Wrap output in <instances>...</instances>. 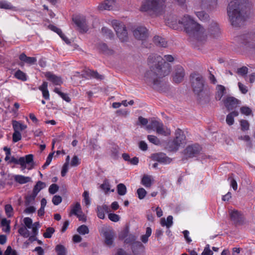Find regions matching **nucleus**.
I'll use <instances>...</instances> for the list:
<instances>
[{"label": "nucleus", "mask_w": 255, "mask_h": 255, "mask_svg": "<svg viewBox=\"0 0 255 255\" xmlns=\"http://www.w3.org/2000/svg\"><path fill=\"white\" fill-rule=\"evenodd\" d=\"M174 59L171 55H165L164 58L157 55L150 56L148 62L152 68L145 74V80L154 85H157L160 79L168 75L170 73L171 66L166 61L171 62Z\"/></svg>", "instance_id": "nucleus-1"}, {"label": "nucleus", "mask_w": 255, "mask_h": 255, "mask_svg": "<svg viewBox=\"0 0 255 255\" xmlns=\"http://www.w3.org/2000/svg\"><path fill=\"white\" fill-rule=\"evenodd\" d=\"M246 4L245 0H233L229 3L228 14L233 26L238 27L243 24L245 18L243 14Z\"/></svg>", "instance_id": "nucleus-2"}, {"label": "nucleus", "mask_w": 255, "mask_h": 255, "mask_svg": "<svg viewBox=\"0 0 255 255\" xmlns=\"http://www.w3.org/2000/svg\"><path fill=\"white\" fill-rule=\"evenodd\" d=\"M187 33L193 35L197 40L204 41L207 39L208 34L204 28L195 21L190 16L184 15L179 21Z\"/></svg>", "instance_id": "nucleus-3"}, {"label": "nucleus", "mask_w": 255, "mask_h": 255, "mask_svg": "<svg viewBox=\"0 0 255 255\" xmlns=\"http://www.w3.org/2000/svg\"><path fill=\"white\" fill-rule=\"evenodd\" d=\"M23 222L24 226L18 229L19 234L24 238H29L31 241L35 240V237L38 234V230L40 227L38 222L32 223V220L29 217L23 219Z\"/></svg>", "instance_id": "nucleus-4"}, {"label": "nucleus", "mask_w": 255, "mask_h": 255, "mask_svg": "<svg viewBox=\"0 0 255 255\" xmlns=\"http://www.w3.org/2000/svg\"><path fill=\"white\" fill-rule=\"evenodd\" d=\"M165 7V0H145L140 7L142 11H153L158 13Z\"/></svg>", "instance_id": "nucleus-5"}, {"label": "nucleus", "mask_w": 255, "mask_h": 255, "mask_svg": "<svg viewBox=\"0 0 255 255\" xmlns=\"http://www.w3.org/2000/svg\"><path fill=\"white\" fill-rule=\"evenodd\" d=\"M9 162L20 164L22 170L25 169L31 170L34 166L33 155L31 154H28L25 157H21L18 159L13 157L9 160Z\"/></svg>", "instance_id": "nucleus-6"}, {"label": "nucleus", "mask_w": 255, "mask_h": 255, "mask_svg": "<svg viewBox=\"0 0 255 255\" xmlns=\"http://www.w3.org/2000/svg\"><path fill=\"white\" fill-rule=\"evenodd\" d=\"M191 86L194 92L199 95L203 91L205 80L203 76L198 73H193L191 75Z\"/></svg>", "instance_id": "nucleus-7"}, {"label": "nucleus", "mask_w": 255, "mask_h": 255, "mask_svg": "<svg viewBox=\"0 0 255 255\" xmlns=\"http://www.w3.org/2000/svg\"><path fill=\"white\" fill-rule=\"evenodd\" d=\"M110 22L120 40L122 42L126 41L128 39V33L125 25L115 19L110 21Z\"/></svg>", "instance_id": "nucleus-8"}, {"label": "nucleus", "mask_w": 255, "mask_h": 255, "mask_svg": "<svg viewBox=\"0 0 255 255\" xmlns=\"http://www.w3.org/2000/svg\"><path fill=\"white\" fill-rule=\"evenodd\" d=\"M120 238L125 239V243L131 245V248L133 253L135 252V247H143V245L140 242L136 241V237L133 235L128 234L127 231H124L123 234L121 235Z\"/></svg>", "instance_id": "nucleus-9"}, {"label": "nucleus", "mask_w": 255, "mask_h": 255, "mask_svg": "<svg viewBox=\"0 0 255 255\" xmlns=\"http://www.w3.org/2000/svg\"><path fill=\"white\" fill-rule=\"evenodd\" d=\"M152 126L158 134L168 136L171 134L170 129L164 126L162 123L158 121H153Z\"/></svg>", "instance_id": "nucleus-10"}, {"label": "nucleus", "mask_w": 255, "mask_h": 255, "mask_svg": "<svg viewBox=\"0 0 255 255\" xmlns=\"http://www.w3.org/2000/svg\"><path fill=\"white\" fill-rule=\"evenodd\" d=\"M230 219L236 225H241L245 223L243 215L236 210H230L229 211Z\"/></svg>", "instance_id": "nucleus-11"}, {"label": "nucleus", "mask_w": 255, "mask_h": 255, "mask_svg": "<svg viewBox=\"0 0 255 255\" xmlns=\"http://www.w3.org/2000/svg\"><path fill=\"white\" fill-rule=\"evenodd\" d=\"M176 138L173 142V148L177 150L179 147L182 146L186 143L185 136L180 129H177L175 132Z\"/></svg>", "instance_id": "nucleus-12"}, {"label": "nucleus", "mask_w": 255, "mask_h": 255, "mask_svg": "<svg viewBox=\"0 0 255 255\" xmlns=\"http://www.w3.org/2000/svg\"><path fill=\"white\" fill-rule=\"evenodd\" d=\"M133 33L136 39L141 41L146 40L148 36L147 30L144 27L137 28L133 30Z\"/></svg>", "instance_id": "nucleus-13"}, {"label": "nucleus", "mask_w": 255, "mask_h": 255, "mask_svg": "<svg viewBox=\"0 0 255 255\" xmlns=\"http://www.w3.org/2000/svg\"><path fill=\"white\" fill-rule=\"evenodd\" d=\"M73 21L81 31L87 30V21L85 17L83 16H77L73 18Z\"/></svg>", "instance_id": "nucleus-14"}, {"label": "nucleus", "mask_w": 255, "mask_h": 255, "mask_svg": "<svg viewBox=\"0 0 255 255\" xmlns=\"http://www.w3.org/2000/svg\"><path fill=\"white\" fill-rule=\"evenodd\" d=\"M185 73L183 68L181 67H177L175 70L173 75V80L176 83L181 82L185 76Z\"/></svg>", "instance_id": "nucleus-15"}, {"label": "nucleus", "mask_w": 255, "mask_h": 255, "mask_svg": "<svg viewBox=\"0 0 255 255\" xmlns=\"http://www.w3.org/2000/svg\"><path fill=\"white\" fill-rule=\"evenodd\" d=\"M223 102L225 107L229 111L236 108L240 103L239 100L232 97L226 98Z\"/></svg>", "instance_id": "nucleus-16"}, {"label": "nucleus", "mask_w": 255, "mask_h": 255, "mask_svg": "<svg viewBox=\"0 0 255 255\" xmlns=\"http://www.w3.org/2000/svg\"><path fill=\"white\" fill-rule=\"evenodd\" d=\"M44 76L48 80L51 82L55 85H60L63 83L61 77L58 76L50 72H45Z\"/></svg>", "instance_id": "nucleus-17"}, {"label": "nucleus", "mask_w": 255, "mask_h": 255, "mask_svg": "<svg viewBox=\"0 0 255 255\" xmlns=\"http://www.w3.org/2000/svg\"><path fill=\"white\" fill-rule=\"evenodd\" d=\"M201 150V147L198 145H192L188 146L185 150V153L189 157L196 156Z\"/></svg>", "instance_id": "nucleus-18"}, {"label": "nucleus", "mask_w": 255, "mask_h": 255, "mask_svg": "<svg viewBox=\"0 0 255 255\" xmlns=\"http://www.w3.org/2000/svg\"><path fill=\"white\" fill-rule=\"evenodd\" d=\"M199 5H197L194 7V12L198 18L202 21H207L209 19V15L204 11L199 10Z\"/></svg>", "instance_id": "nucleus-19"}, {"label": "nucleus", "mask_w": 255, "mask_h": 255, "mask_svg": "<svg viewBox=\"0 0 255 255\" xmlns=\"http://www.w3.org/2000/svg\"><path fill=\"white\" fill-rule=\"evenodd\" d=\"M154 182L153 178L150 175H144L141 179V183L145 187L150 188Z\"/></svg>", "instance_id": "nucleus-20"}, {"label": "nucleus", "mask_w": 255, "mask_h": 255, "mask_svg": "<svg viewBox=\"0 0 255 255\" xmlns=\"http://www.w3.org/2000/svg\"><path fill=\"white\" fill-rule=\"evenodd\" d=\"M201 4L207 8L213 10L217 7V0H201Z\"/></svg>", "instance_id": "nucleus-21"}, {"label": "nucleus", "mask_w": 255, "mask_h": 255, "mask_svg": "<svg viewBox=\"0 0 255 255\" xmlns=\"http://www.w3.org/2000/svg\"><path fill=\"white\" fill-rule=\"evenodd\" d=\"M39 90L41 91L43 97L45 100H49L50 94L48 90V83L44 81L42 83V85L38 88Z\"/></svg>", "instance_id": "nucleus-22"}, {"label": "nucleus", "mask_w": 255, "mask_h": 255, "mask_svg": "<svg viewBox=\"0 0 255 255\" xmlns=\"http://www.w3.org/2000/svg\"><path fill=\"white\" fill-rule=\"evenodd\" d=\"M209 31L211 35L214 38L219 36L220 33L219 27L218 24L215 22H212L210 27L209 28Z\"/></svg>", "instance_id": "nucleus-23"}, {"label": "nucleus", "mask_w": 255, "mask_h": 255, "mask_svg": "<svg viewBox=\"0 0 255 255\" xmlns=\"http://www.w3.org/2000/svg\"><path fill=\"white\" fill-rule=\"evenodd\" d=\"M46 187V184L44 182L39 181H38L36 185L34 186L33 189V195L32 200H34V199L38 193L42 189Z\"/></svg>", "instance_id": "nucleus-24"}, {"label": "nucleus", "mask_w": 255, "mask_h": 255, "mask_svg": "<svg viewBox=\"0 0 255 255\" xmlns=\"http://www.w3.org/2000/svg\"><path fill=\"white\" fill-rule=\"evenodd\" d=\"M19 58L21 61L29 64H34L37 61V59L35 57H27L24 53L19 55Z\"/></svg>", "instance_id": "nucleus-25"}, {"label": "nucleus", "mask_w": 255, "mask_h": 255, "mask_svg": "<svg viewBox=\"0 0 255 255\" xmlns=\"http://www.w3.org/2000/svg\"><path fill=\"white\" fill-rule=\"evenodd\" d=\"M12 125L14 131L19 132L25 129L27 127L26 125L15 120L12 121Z\"/></svg>", "instance_id": "nucleus-26"}, {"label": "nucleus", "mask_w": 255, "mask_h": 255, "mask_svg": "<svg viewBox=\"0 0 255 255\" xmlns=\"http://www.w3.org/2000/svg\"><path fill=\"white\" fill-rule=\"evenodd\" d=\"M113 1L109 0H106L104 2L100 4L98 8L100 10H110L113 9Z\"/></svg>", "instance_id": "nucleus-27"}, {"label": "nucleus", "mask_w": 255, "mask_h": 255, "mask_svg": "<svg viewBox=\"0 0 255 255\" xmlns=\"http://www.w3.org/2000/svg\"><path fill=\"white\" fill-rule=\"evenodd\" d=\"M14 179L15 181L20 184H25L31 181V178L30 177L24 176L21 175H14Z\"/></svg>", "instance_id": "nucleus-28"}, {"label": "nucleus", "mask_w": 255, "mask_h": 255, "mask_svg": "<svg viewBox=\"0 0 255 255\" xmlns=\"http://www.w3.org/2000/svg\"><path fill=\"white\" fill-rule=\"evenodd\" d=\"M106 244L111 247L114 242V234L113 232H106L104 233Z\"/></svg>", "instance_id": "nucleus-29"}, {"label": "nucleus", "mask_w": 255, "mask_h": 255, "mask_svg": "<svg viewBox=\"0 0 255 255\" xmlns=\"http://www.w3.org/2000/svg\"><path fill=\"white\" fill-rule=\"evenodd\" d=\"M108 211V207L106 205L97 207V216L100 219H104L105 218V212Z\"/></svg>", "instance_id": "nucleus-30"}, {"label": "nucleus", "mask_w": 255, "mask_h": 255, "mask_svg": "<svg viewBox=\"0 0 255 255\" xmlns=\"http://www.w3.org/2000/svg\"><path fill=\"white\" fill-rule=\"evenodd\" d=\"M217 92L216 94V99L218 100H221L224 95L225 87L224 86L218 85L216 87Z\"/></svg>", "instance_id": "nucleus-31"}, {"label": "nucleus", "mask_w": 255, "mask_h": 255, "mask_svg": "<svg viewBox=\"0 0 255 255\" xmlns=\"http://www.w3.org/2000/svg\"><path fill=\"white\" fill-rule=\"evenodd\" d=\"M243 39L245 44L249 43L255 45V34L245 35L243 36Z\"/></svg>", "instance_id": "nucleus-32"}, {"label": "nucleus", "mask_w": 255, "mask_h": 255, "mask_svg": "<svg viewBox=\"0 0 255 255\" xmlns=\"http://www.w3.org/2000/svg\"><path fill=\"white\" fill-rule=\"evenodd\" d=\"M160 224L162 226H166L167 228L170 227L173 224V217L168 216L166 220L163 218L161 219Z\"/></svg>", "instance_id": "nucleus-33"}, {"label": "nucleus", "mask_w": 255, "mask_h": 255, "mask_svg": "<svg viewBox=\"0 0 255 255\" xmlns=\"http://www.w3.org/2000/svg\"><path fill=\"white\" fill-rule=\"evenodd\" d=\"M153 41L158 46L162 47H165L167 46V42L164 39L158 36H156L154 37Z\"/></svg>", "instance_id": "nucleus-34"}, {"label": "nucleus", "mask_w": 255, "mask_h": 255, "mask_svg": "<svg viewBox=\"0 0 255 255\" xmlns=\"http://www.w3.org/2000/svg\"><path fill=\"white\" fill-rule=\"evenodd\" d=\"M82 209L80 204L79 203H76L72 207L69 215L71 216L72 215H75L77 216L79 213H81Z\"/></svg>", "instance_id": "nucleus-35"}, {"label": "nucleus", "mask_w": 255, "mask_h": 255, "mask_svg": "<svg viewBox=\"0 0 255 255\" xmlns=\"http://www.w3.org/2000/svg\"><path fill=\"white\" fill-rule=\"evenodd\" d=\"M152 230L150 227H147L146 229V233L145 235H142L140 240L142 243L146 244L148 241V238L151 236Z\"/></svg>", "instance_id": "nucleus-36"}, {"label": "nucleus", "mask_w": 255, "mask_h": 255, "mask_svg": "<svg viewBox=\"0 0 255 255\" xmlns=\"http://www.w3.org/2000/svg\"><path fill=\"white\" fill-rule=\"evenodd\" d=\"M1 225L2 227V230L4 232L9 233L10 231V221L5 218L2 219L1 221Z\"/></svg>", "instance_id": "nucleus-37"}, {"label": "nucleus", "mask_w": 255, "mask_h": 255, "mask_svg": "<svg viewBox=\"0 0 255 255\" xmlns=\"http://www.w3.org/2000/svg\"><path fill=\"white\" fill-rule=\"evenodd\" d=\"M70 159V156L69 155L67 156L66 159V162L63 166V167H62V169L61 170V175L63 177L65 176L66 174V173L68 172Z\"/></svg>", "instance_id": "nucleus-38"}, {"label": "nucleus", "mask_w": 255, "mask_h": 255, "mask_svg": "<svg viewBox=\"0 0 255 255\" xmlns=\"http://www.w3.org/2000/svg\"><path fill=\"white\" fill-rule=\"evenodd\" d=\"M0 8L14 9V7L9 2L5 0H1L0 1Z\"/></svg>", "instance_id": "nucleus-39"}, {"label": "nucleus", "mask_w": 255, "mask_h": 255, "mask_svg": "<svg viewBox=\"0 0 255 255\" xmlns=\"http://www.w3.org/2000/svg\"><path fill=\"white\" fill-rule=\"evenodd\" d=\"M127 187L123 183H120L117 186L118 193L120 195H125L127 193Z\"/></svg>", "instance_id": "nucleus-40"}, {"label": "nucleus", "mask_w": 255, "mask_h": 255, "mask_svg": "<svg viewBox=\"0 0 255 255\" xmlns=\"http://www.w3.org/2000/svg\"><path fill=\"white\" fill-rule=\"evenodd\" d=\"M54 92L58 94L64 100L66 101V102H69L70 101V98L66 94L61 92L59 88H55L54 89Z\"/></svg>", "instance_id": "nucleus-41"}, {"label": "nucleus", "mask_w": 255, "mask_h": 255, "mask_svg": "<svg viewBox=\"0 0 255 255\" xmlns=\"http://www.w3.org/2000/svg\"><path fill=\"white\" fill-rule=\"evenodd\" d=\"M77 232L82 235L88 234L89 233L88 227L84 225H81L77 229Z\"/></svg>", "instance_id": "nucleus-42"}, {"label": "nucleus", "mask_w": 255, "mask_h": 255, "mask_svg": "<svg viewBox=\"0 0 255 255\" xmlns=\"http://www.w3.org/2000/svg\"><path fill=\"white\" fill-rule=\"evenodd\" d=\"M14 76L17 79L25 81L26 80V76L24 73L20 70H17L14 74Z\"/></svg>", "instance_id": "nucleus-43"}, {"label": "nucleus", "mask_w": 255, "mask_h": 255, "mask_svg": "<svg viewBox=\"0 0 255 255\" xmlns=\"http://www.w3.org/2000/svg\"><path fill=\"white\" fill-rule=\"evenodd\" d=\"M57 255H66V251L65 247L61 245H58L55 248Z\"/></svg>", "instance_id": "nucleus-44"}, {"label": "nucleus", "mask_w": 255, "mask_h": 255, "mask_svg": "<svg viewBox=\"0 0 255 255\" xmlns=\"http://www.w3.org/2000/svg\"><path fill=\"white\" fill-rule=\"evenodd\" d=\"M4 210L6 216L10 218L13 216V209L12 207L10 204H7L4 207Z\"/></svg>", "instance_id": "nucleus-45"}, {"label": "nucleus", "mask_w": 255, "mask_h": 255, "mask_svg": "<svg viewBox=\"0 0 255 255\" xmlns=\"http://www.w3.org/2000/svg\"><path fill=\"white\" fill-rule=\"evenodd\" d=\"M147 139L150 142L155 145H159L160 144V141L159 139L155 135H148L147 136Z\"/></svg>", "instance_id": "nucleus-46"}, {"label": "nucleus", "mask_w": 255, "mask_h": 255, "mask_svg": "<svg viewBox=\"0 0 255 255\" xmlns=\"http://www.w3.org/2000/svg\"><path fill=\"white\" fill-rule=\"evenodd\" d=\"M240 111L242 114L247 116L252 114V111L251 109L247 106L242 107L240 109Z\"/></svg>", "instance_id": "nucleus-47"}, {"label": "nucleus", "mask_w": 255, "mask_h": 255, "mask_svg": "<svg viewBox=\"0 0 255 255\" xmlns=\"http://www.w3.org/2000/svg\"><path fill=\"white\" fill-rule=\"evenodd\" d=\"M137 194L139 199H143L147 194L146 191L143 188H139L137 190Z\"/></svg>", "instance_id": "nucleus-48"}, {"label": "nucleus", "mask_w": 255, "mask_h": 255, "mask_svg": "<svg viewBox=\"0 0 255 255\" xmlns=\"http://www.w3.org/2000/svg\"><path fill=\"white\" fill-rule=\"evenodd\" d=\"M83 196L84 197V202L85 205L87 207H89L91 204L89 192L87 191H85L83 194Z\"/></svg>", "instance_id": "nucleus-49"}, {"label": "nucleus", "mask_w": 255, "mask_h": 255, "mask_svg": "<svg viewBox=\"0 0 255 255\" xmlns=\"http://www.w3.org/2000/svg\"><path fill=\"white\" fill-rule=\"evenodd\" d=\"M54 232L55 230L54 228L49 227L46 229V232L43 234V237L45 238H50Z\"/></svg>", "instance_id": "nucleus-50"}, {"label": "nucleus", "mask_w": 255, "mask_h": 255, "mask_svg": "<svg viewBox=\"0 0 255 255\" xmlns=\"http://www.w3.org/2000/svg\"><path fill=\"white\" fill-rule=\"evenodd\" d=\"M21 134L19 131H14L12 134V141L16 142L21 139Z\"/></svg>", "instance_id": "nucleus-51"}, {"label": "nucleus", "mask_w": 255, "mask_h": 255, "mask_svg": "<svg viewBox=\"0 0 255 255\" xmlns=\"http://www.w3.org/2000/svg\"><path fill=\"white\" fill-rule=\"evenodd\" d=\"M80 162L78 157L76 155H74L72 158L71 162H69V164L71 166L75 167L79 165Z\"/></svg>", "instance_id": "nucleus-52"}, {"label": "nucleus", "mask_w": 255, "mask_h": 255, "mask_svg": "<svg viewBox=\"0 0 255 255\" xmlns=\"http://www.w3.org/2000/svg\"><path fill=\"white\" fill-rule=\"evenodd\" d=\"M241 128L243 130H247L249 129L250 125L248 122L245 120L240 121Z\"/></svg>", "instance_id": "nucleus-53"}, {"label": "nucleus", "mask_w": 255, "mask_h": 255, "mask_svg": "<svg viewBox=\"0 0 255 255\" xmlns=\"http://www.w3.org/2000/svg\"><path fill=\"white\" fill-rule=\"evenodd\" d=\"M213 253L210 249L209 245H207L204 249L201 255H213Z\"/></svg>", "instance_id": "nucleus-54"}, {"label": "nucleus", "mask_w": 255, "mask_h": 255, "mask_svg": "<svg viewBox=\"0 0 255 255\" xmlns=\"http://www.w3.org/2000/svg\"><path fill=\"white\" fill-rule=\"evenodd\" d=\"M59 189V186L56 184H51L49 188V192L51 194H54Z\"/></svg>", "instance_id": "nucleus-55"}, {"label": "nucleus", "mask_w": 255, "mask_h": 255, "mask_svg": "<svg viewBox=\"0 0 255 255\" xmlns=\"http://www.w3.org/2000/svg\"><path fill=\"white\" fill-rule=\"evenodd\" d=\"M237 73L241 76H245L248 72V69L247 67H243L237 70Z\"/></svg>", "instance_id": "nucleus-56"}, {"label": "nucleus", "mask_w": 255, "mask_h": 255, "mask_svg": "<svg viewBox=\"0 0 255 255\" xmlns=\"http://www.w3.org/2000/svg\"><path fill=\"white\" fill-rule=\"evenodd\" d=\"M108 218L111 221L115 222H117L120 220V217L119 215L114 213L109 214L108 215Z\"/></svg>", "instance_id": "nucleus-57"}, {"label": "nucleus", "mask_w": 255, "mask_h": 255, "mask_svg": "<svg viewBox=\"0 0 255 255\" xmlns=\"http://www.w3.org/2000/svg\"><path fill=\"white\" fill-rule=\"evenodd\" d=\"M238 86L242 93L245 94L248 92V87L241 82L238 83Z\"/></svg>", "instance_id": "nucleus-58"}, {"label": "nucleus", "mask_w": 255, "mask_h": 255, "mask_svg": "<svg viewBox=\"0 0 255 255\" xmlns=\"http://www.w3.org/2000/svg\"><path fill=\"white\" fill-rule=\"evenodd\" d=\"M228 180L230 182L231 186L234 190H236L238 188V184L236 181L231 176L229 177Z\"/></svg>", "instance_id": "nucleus-59"}, {"label": "nucleus", "mask_w": 255, "mask_h": 255, "mask_svg": "<svg viewBox=\"0 0 255 255\" xmlns=\"http://www.w3.org/2000/svg\"><path fill=\"white\" fill-rule=\"evenodd\" d=\"M52 201L55 205H58L62 202V198L60 196L55 195L53 197Z\"/></svg>", "instance_id": "nucleus-60"}, {"label": "nucleus", "mask_w": 255, "mask_h": 255, "mask_svg": "<svg viewBox=\"0 0 255 255\" xmlns=\"http://www.w3.org/2000/svg\"><path fill=\"white\" fill-rule=\"evenodd\" d=\"M53 154H54V153H51L49 154V155L48 156V157L46 159V161L45 164L43 165V168H46L48 165H49L50 164V163H51V162L52 161Z\"/></svg>", "instance_id": "nucleus-61"}, {"label": "nucleus", "mask_w": 255, "mask_h": 255, "mask_svg": "<svg viewBox=\"0 0 255 255\" xmlns=\"http://www.w3.org/2000/svg\"><path fill=\"white\" fill-rule=\"evenodd\" d=\"M138 123L137 124L141 125L142 126H145L148 124V120L147 119L143 118L140 116L138 118Z\"/></svg>", "instance_id": "nucleus-62"}, {"label": "nucleus", "mask_w": 255, "mask_h": 255, "mask_svg": "<svg viewBox=\"0 0 255 255\" xmlns=\"http://www.w3.org/2000/svg\"><path fill=\"white\" fill-rule=\"evenodd\" d=\"M226 123L227 124L229 125V126H231L234 123V118L231 115H229L228 114L227 116V118H226Z\"/></svg>", "instance_id": "nucleus-63"}, {"label": "nucleus", "mask_w": 255, "mask_h": 255, "mask_svg": "<svg viewBox=\"0 0 255 255\" xmlns=\"http://www.w3.org/2000/svg\"><path fill=\"white\" fill-rule=\"evenodd\" d=\"M101 188L107 193L110 191V184L108 182H104L103 184L101 185Z\"/></svg>", "instance_id": "nucleus-64"}]
</instances>
